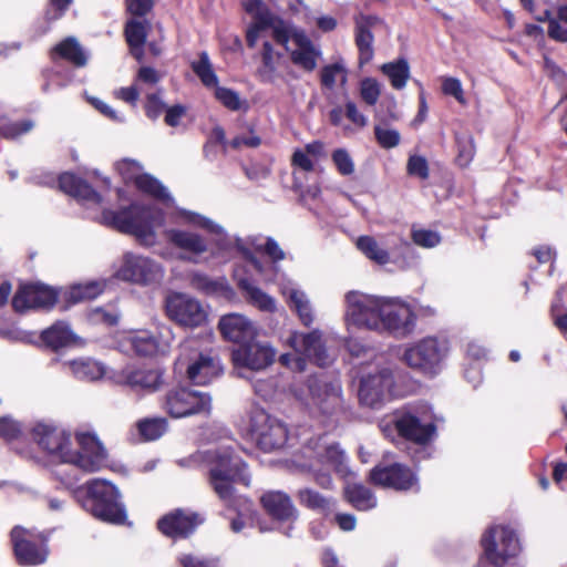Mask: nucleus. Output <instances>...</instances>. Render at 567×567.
I'll return each instance as SVG.
<instances>
[{
	"label": "nucleus",
	"mask_w": 567,
	"mask_h": 567,
	"mask_svg": "<svg viewBox=\"0 0 567 567\" xmlns=\"http://www.w3.org/2000/svg\"><path fill=\"white\" fill-rule=\"evenodd\" d=\"M33 437L48 454L86 473L101 470L106 462V450L93 432L81 430L75 433L76 451L70 447V435L58 427L38 424Z\"/></svg>",
	"instance_id": "nucleus-1"
},
{
	"label": "nucleus",
	"mask_w": 567,
	"mask_h": 567,
	"mask_svg": "<svg viewBox=\"0 0 567 567\" xmlns=\"http://www.w3.org/2000/svg\"><path fill=\"white\" fill-rule=\"evenodd\" d=\"M102 218L106 225L134 236L141 245L146 247H152L157 243L156 230L165 223L162 209L140 204H132L118 212L105 210Z\"/></svg>",
	"instance_id": "nucleus-2"
},
{
	"label": "nucleus",
	"mask_w": 567,
	"mask_h": 567,
	"mask_svg": "<svg viewBox=\"0 0 567 567\" xmlns=\"http://www.w3.org/2000/svg\"><path fill=\"white\" fill-rule=\"evenodd\" d=\"M209 466L208 482L218 497L228 502L234 494V484H249L246 464L230 446H219L204 452Z\"/></svg>",
	"instance_id": "nucleus-3"
},
{
	"label": "nucleus",
	"mask_w": 567,
	"mask_h": 567,
	"mask_svg": "<svg viewBox=\"0 0 567 567\" xmlns=\"http://www.w3.org/2000/svg\"><path fill=\"white\" fill-rule=\"evenodd\" d=\"M302 455L307 462L300 466L313 473L316 482L323 488L331 487L330 470L340 471L343 465L344 454L338 444L326 436L311 439L302 449Z\"/></svg>",
	"instance_id": "nucleus-4"
},
{
	"label": "nucleus",
	"mask_w": 567,
	"mask_h": 567,
	"mask_svg": "<svg viewBox=\"0 0 567 567\" xmlns=\"http://www.w3.org/2000/svg\"><path fill=\"white\" fill-rule=\"evenodd\" d=\"M85 491L83 507L94 517L112 524L124 523L126 512L120 502V492L113 484L95 478L85 484Z\"/></svg>",
	"instance_id": "nucleus-5"
},
{
	"label": "nucleus",
	"mask_w": 567,
	"mask_h": 567,
	"mask_svg": "<svg viewBox=\"0 0 567 567\" xmlns=\"http://www.w3.org/2000/svg\"><path fill=\"white\" fill-rule=\"evenodd\" d=\"M287 344L293 350L279 357V362L292 371L302 372L306 370L307 361H312L319 367H324L331 362L329 354L321 342V336L318 331L309 333L292 332Z\"/></svg>",
	"instance_id": "nucleus-6"
},
{
	"label": "nucleus",
	"mask_w": 567,
	"mask_h": 567,
	"mask_svg": "<svg viewBox=\"0 0 567 567\" xmlns=\"http://www.w3.org/2000/svg\"><path fill=\"white\" fill-rule=\"evenodd\" d=\"M243 6L255 20L246 33L249 48H255L258 39L265 37H272L279 45L287 44L290 38L289 23L272 16L261 0H243Z\"/></svg>",
	"instance_id": "nucleus-7"
},
{
	"label": "nucleus",
	"mask_w": 567,
	"mask_h": 567,
	"mask_svg": "<svg viewBox=\"0 0 567 567\" xmlns=\"http://www.w3.org/2000/svg\"><path fill=\"white\" fill-rule=\"evenodd\" d=\"M307 388L308 393L302 390H293V394L310 411L322 415H332L342 408L341 384L338 381L311 377Z\"/></svg>",
	"instance_id": "nucleus-8"
},
{
	"label": "nucleus",
	"mask_w": 567,
	"mask_h": 567,
	"mask_svg": "<svg viewBox=\"0 0 567 567\" xmlns=\"http://www.w3.org/2000/svg\"><path fill=\"white\" fill-rule=\"evenodd\" d=\"M344 303V321L348 328L379 330L382 297L353 290L346 293Z\"/></svg>",
	"instance_id": "nucleus-9"
},
{
	"label": "nucleus",
	"mask_w": 567,
	"mask_h": 567,
	"mask_svg": "<svg viewBox=\"0 0 567 567\" xmlns=\"http://www.w3.org/2000/svg\"><path fill=\"white\" fill-rule=\"evenodd\" d=\"M482 545L487 560L494 567H503L520 551L518 536L508 526H492L482 537Z\"/></svg>",
	"instance_id": "nucleus-10"
},
{
	"label": "nucleus",
	"mask_w": 567,
	"mask_h": 567,
	"mask_svg": "<svg viewBox=\"0 0 567 567\" xmlns=\"http://www.w3.org/2000/svg\"><path fill=\"white\" fill-rule=\"evenodd\" d=\"M250 431L258 446L272 452L284 447L288 441L286 424L270 416L262 409H254L250 414Z\"/></svg>",
	"instance_id": "nucleus-11"
},
{
	"label": "nucleus",
	"mask_w": 567,
	"mask_h": 567,
	"mask_svg": "<svg viewBox=\"0 0 567 567\" xmlns=\"http://www.w3.org/2000/svg\"><path fill=\"white\" fill-rule=\"evenodd\" d=\"M446 354V347L435 338H424L409 347L403 354V361L414 370L427 375H434L440 370Z\"/></svg>",
	"instance_id": "nucleus-12"
},
{
	"label": "nucleus",
	"mask_w": 567,
	"mask_h": 567,
	"mask_svg": "<svg viewBox=\"0 0 567 567\" xmlns=\"http://www.w3.org/2000/svg\"><path fill=\"white\" fill-rule=\"evenodd\" d=\"M115 276L124 281L138 285H151L159 282L164 277V268L155 260L126 252L123 255L121 265L115 271Z\"/></svg>",
	"instance_id": "nucleus-13"
},
{
	"label": "nucleus",
	"mask_w": 567,
	"mask_h": 567,
	"mask_svg": "<svg viewBox=\"0 0 567 567\" xmlns=\"http://www.w3.org/2000/svg\"><path fill=\"white\" fill-rule=\"evenodd\" d=\"M167 317L178 326L196 328L207 321V310L196 298L182 292L167 296L165 301Z\"/></svg>",
	"instance_id": "nucleus-14"
},
{
	"label": "nucleus",
	"mask_w": 567,
	"mask_h": 567,
	"mask_svg": "<svg viewBox=\"0 0 567 567\" xmlns=\"http://www.w3.org/2000/svg\"><path fill=\"white\" fill-rule=\"evenodd\" d=\"M165 409L173 417L208 414L212 409V399L207 393L181 388L168 392Z\"/></svg>",
	"instance_id": "nucleus-15"
},
{
	"label": "nucleus",
	"mask_w": 567,
	"mask_h": 567,
	"mask_svg": "<svg viewBox=\"0 0 567 567\" xmlns=\"http://www.w3.org/2000/svg\"><path fill=\"white\" fill-rule=\"evenodd\" d=\"M164 237L172 247L178 250V259L182 261L198 264L209 251L208 241L196 231L168 228L164 230Z\"/></svg>",
	"instance_id": "nucleus-16"
},
{
	"label": "nucleus",
	"mask_w": 567,
	"mask_h": 567,
	"mask_svg": "<svg viewBox=\"0 0 567 567\" xmlns=\"http://www.w3.org/2000/svg\"><path fill=\"white\" fill-rule=\"evenodd\" d=\"M415 316L412 309L399 299L383 298L378 331H388L404 337L414 327Z\"/></svg>",
	"instance_id": "nucleus-17"
},
{
	"label": "nucleus",
	"mask_w": 567,
	"mask_h": 567,
	"mask_svg": "<svg viewBox=\"0 0 567 567\" xmlns=\"http://www.w3.org/2000/svg\"><path fill=\"white\" fill-rule=\"evenodd\" d=\"M174 340V334L168 326L161 324L156 333L148 330H137L131 332L126 341L132 350L142 357L166 353Z\"/></svg>",
	"instance_id": "nucleus-18"
},
{
	"label": "nucleus",
	"mask_w": 567,
	"mask_h": 567,
	"mask_svg": "<svg viewBox=\"0 0 567 567\" xmlns=\"http://www.w3.org/2000/svg\"><path fill=\"white\" fill-rule=\"evenodd\" d=\"M11 540L17 559L22 565H40L47 559L44 542L31 529L16 526L11 530Z\"/></svg>",
	"instance_id": "nucleus-19"
},
{
	"label": "nucleus",
	"mask_w": 567,
	"mask_h": 567,
	"mask_svg": "<svg viewBox=\"0 0 567 567\" xmlns=\"http://www.w3.org/2000/svg\"><path fill=\"white\" fill-rule=\"evenodd\" d=\"M393 374L388 368L380 369L361 379L359 400L362 404L377 408L392 395Z\"/></svg>",
	"instance_id": "nucleus-20"
},
{
	"label": "nucleus",
	"mask_w": 567,
	"mask_h": 567,
	"mask_svg": "<svg viewBox=\"0 0 567 567\" xmlns=\"http://www.w3.org/2000/svg\"><path fill=\"white\" fill-rule=\"evenodd\" d=\"M276 350L268 343L250 340L231 353L235 368L261 371L275 361Z\"/></svg>",
	"instance_id": "nucleus-21"
},
{
	"label": "nucleus",
	"mask_w": 567,
	"mask_h": 567,
	"mask_svg": "<svg viewBox=\"0 0 567 567\" xmlns=\"http://www.w3.org/2000/svg\"><path fill=\"white\" fill-rule=\"evenodd\" d=\"M370 480L375 485L395 491L419 489V481L415 474L400 463L375 466L370 472Z\"/></svg>",
	"instance_id": "nucleus-22"
},
{
	"label": "nucleus",
	"mask_w": 567,
	"mask_h": 567,
	"mask_svg": "<svg viewBox=\"0 0 567 567\" xmlns=\"http://www.w3.org/2000/svg\"><path fill=\"white\" fill-rule=\"evenodd\" d=\"M58 299L56 291L43 284H28L19 288L12 299V307L17 312L29 309L51 308Z\"/></svg>",
	"instance_id": "nucleus-23"
},
{
	"label": "nucleus",
	"mask_w": 567,
	"mask_h": 567,
	"mask_svg": "<svg viewBox=\"0 0 567 567\" xmlns=\"http://www.w3.org/2000/svg\"><path fill=\"white\" fill-rule=\"evenodd\" d=\"M282 47L290 53L291 62L295 65L308 72L317 68V61L321 56V51L303 31L293 30L290 27L289 41Z\"/></svg>",
	"instance_id": "nucleus-24"
},
{
	"label": "nucleus",
	"mask_w": 567,
	"mask_h": 567,
	"mask_svg": "<svg viewBox=\"0 0 567 567\" xmlns=\"http://www.w3.org/2000/svg\"><path fill=\"white\" fill-rule=\"evenodd\" d=\"M354 39L359 51L360 65L369 63L373 55V30L383 27L382 20L375 16L359 14L355 17Z\"/></svg>",
	"instance_id": "nucleus-25"
},
{
	"label": "nucleus",
	"mask_w": 567,
	"mask_h": 567,
	"mask_svg": "<svg viewBox=\"0 0 567 567\" xmlns=\"http://www.w3.org/2000/svg\"><path fill=\"white\" fill-rule=\"evenodd\" d=\"M178 215L181 217L182 224L203 229L210 235L217 236V238L214 240L215 250L212 252L213 256H220L228 249L229 243L223 226L213 219L192 210L182 209L178 212Z\"/></svg>",
	"instance_id": "nucleus-26"
},
{
	"label": "nucleus",
	"mask_w": 567,
	"mask_h": 567,
	"mask_svg": "<svg viewBox=\"0 0 567 567\" xmlns=\"http://www.w3.org/2000/svg\"><path fill=\"white\" fill-rule=\"evenodd\" d=\"M202 522L198 514L177 509L162 517L157 526L164 535L176 538L188 536Z\"/></svg>",
	"instance_id": "nucleus-27"
},
{
	"label": "nucleus",
	"mask_w": 567,
	"mask_h": 567,
	"mask_svg": "<svg viewBox=\"0 0 567 567\" xmlns=\"http://www.w3.org/2000/svg\"><path fill=\"white\" fill-rule=\"evenodd\" d=\"M218 327L225 339L236 343L244 344L254 340L257 334L254 323L239 313L221 317Z\"/></svg>",
	"instance_id": "nucleus-28"
},
{
	"label": "nucleus",
	"mask_w": 567,
	"mask_h": 567,
	"mask_svg": "<svg viewBox=\"0 0 567 567\" xmlns=\"http://www.w3.org/2000/svg\"><path fill=\"white\" fill-rule=\"evenodd\" d=\"M117 169L126 178H134L136 187L142 192L164 202L171 199L167 189L153 176L148 174H140L135 176L133 174L135 171L140 169L137 162L125 159L117 164Z\"/></svg>",
	"instance_id": "nucleus-29"
},
{
	"label": "nucleus",
	"mask_w": 567,
	"mask_h": 567,
	"mask_svg": "<svg viewBox=\"0 0 567 567\" xmlns=\"http://www.w3.org/2000/svg\"><path fill=\"white\" fill-rule=\"evenodd\" d=\"M220 372L219 360L212 352L198 353L187 367V377L195 384H206Z\"/></svg>",
	"instance_id": "nucleus-30"
},
{
	"label": "nucleus",
	"mask_w": 567,
	"mask_h": 567,
	"mask_svg": "<svg viewBox=\"0 0 567 567\" xmlns=\"http://www.w3.org/2000/svg\"><path fill=\"white\" fill-rule=\"evenodd\" d=\"M399 434L408 440L416 443L427 442L434 433V425L431 423L423 424L411 413H403L393 420Z\"/></svg>",
	"instance_id": "nucleus-31"
},
{
	"label": "nucleus",
	"mask_w": 567,
	"mask_h": 567,
	"mask_svg": "<svg viewBox=\"0 0 567 567\" xmlns=\"http://www.w3.org/2000/svg\"><path fill=\"white\" fill-rule=\"evenodd\" d=\"M120 383L133 390L155 391L162 384V373L158 370L125 369L118 375Z\"/></svg>",
	"instance_id": "nucleus-32"
},
{
	"label": "nucleus",
	"mask_w": 567,
	"mask_h": 567,
	"mask_svg": "<svg viewBox=\"0 0 567 567\" xmlns=\"http://www.w3.org/2000/svg\"><path fill=\"white\" fill-rule=\"evenodd\" d=\"M272 37L259 38L258 41H262V48L260 52L261 65L258 68V76L265 83L274 84L280 76L279 62L282 54L275 50L270 42Z\"/></svg>",
	"instance_id": "nucleus-33"
},
{
	"label": "nucleus",
	"mask_w": 567,
	"mask_h": 567,
	"mask_svg": "<svg viewBox=\"0 0 567 567\" xmlns=\"http://www.w3.org/2000/svg\"><path fill=\"white\" fill-rule=\"evenodd\" d=\"M261 503L267 513L278 520H293L298 512L290 497L282 492H268L261 496Z\"/></svg>",
	"instance_id": "nucleus-34"
},
{
	"label": "nucleus",
	"mask_w": 567,
	"mask_h": 567,
	"mask_svg": "<svg viewBox=\"0 0 567 567\" xmlns=\"http://www.w3.org/2000/svg\"><path fill=\"white\" fill-rule=\"evenodd\" d=\"M281 292L287 298L290 308L297 312L300 321L305 326H310L315 316L305 291L300 290L293 282H287L281 286Z\"/></svg>",
	"instance_id": "nucleus-35"
},
{
	"label": "nucleus",
	"mask_w": 567,
	"mask_h": 567,
	"mask_svg": "<svg viewBox=\"0 0 567 567\" xmlns=\"http://www.w3.org/2000/svg\"><path fill=\"white\" fill-rule=\"evenodd\" d=\"M43 342L52 348L59 350L64 347L83 344L80 338H78L64 322H56L49 329L42 332Z\"/></svg>",
	"instance_id": "nucleus-36"
},
{
	"label": "nucleus",
	"mask_w": 567,
	"mask_h": 567,
	"mask_svg": "<svg viewBox=\"0 0 567 567\" xmlns=\"http://www.w3.org/2000/svg\"><path fill=\"white\" fill-rule=\"evenodd\" d=\"M59 185L64 193L73 197L92 200L95 203L101 202L100 194L96 193L86 182L78 178L73 174H62L59 178Z\"/></svg>",
	"instance_id": "nucleus-37"
},
{
	"label": "nucleus",
	"mask_w": 567,
	"mask_h": 567,
	"mask_svg": "<svg viewBox=\"0 0 567 567\" xmlns=\"http://www.w3.org/2000/svg\"><path fill=\"white\" fill-rule=\"evenodd\" d=\"M64 365L76 379L83 381H96L105 374V367L90 358L69 361Z\"/></svg>",
	"instance_id": "nucleus-38"
},
{
	"label": "nucleus",
	"mask_w": 567,
	"mask_h": 567,
	"mask_svg": "<svg viewBox=\"0 0 567 567\" xmlns=\"http://www.w3.org/2000/svg\"><path fill=\"white\" fill-rule=\"evenodd\" d=\"M355 246L369 260L378 265L391 262V255L388 248L372 236H360L355 241Z\"/></svg>",
	"instance_id": "nucleus-39"
},
{
	"label": "nucleus",
	"mask_w": 567,
	"mask_h": 567,
	"mask_svg": "<svg viewBox=\"0 0 567 567\" xmlns=\"http://www.w3.org/2000/svg\"><path fill=\"white\" fill-rule=\"evenodd\" d=\"M238 286L245 292L248 301L259 310L267 312H274L276 310L275 299L250 282L247 278H239Z\"/></svg>",
	"instance_id": "nucleus-40"
},
{
	"label": "nucleus",
	"mask_w": 567,
	"mask_h": 567,
	"mask_svg": "<svg viewBox=\"0 0 567 567\" xmlns=\"http://www.w3.org/2000/svg\"><path fill=\"white\" fill-rule=\"evenodd\" d=\"M146 24L143 21L130 20L125 25V38L128 43L132 55L141 61L143 58V47L146 41Z\"/></svg>",
	"instance_id": "nucleus-41"
},
{
	"label": "nucleus",
	"mask_w": 567,
	"mask_h": 567,
	"mask_svg": "<svg viewBox=\"0 0 567 567\" xmlns=\"http://www.w3.org/2000/svg\"><path fill=\"white\" fill-rule=\"evenodd\" d=\"M51 56L53 60H55L56 56L63 58L76 66H83L86 63V56L82 48L76 39L72 37L56 44L51 51Z\"/></svg>",
	"instance_id": "nucleus-42"
},
{
	"label": "nucleus",
	"mask_w": 567,
	"mask_h": 567,
	"mask_svg": "<svg viewBox=\"0 0 567 567\" xmlns=\"http://www.w3.org/2000/svg\"><path fill=\"white\" fill-rule=\"evenodd\" d=\"M344 494L349 503L359 511H368L377 506V498L369 488L361 484L348 483Z\"/></svg>",
	"instance_id": "nucleus-43"
},
{
	"label": "nucleus",
	"mask_w": 567,
	"mask_h": 567,
	"mask_svg": "<svg viewBox=\"0 0 567 567\" xmlns=\"http://www.w3.org/2000/svg\"><path fill=\"white\" fill-rule=\"evenodd\" d=\"M348 81V70L342 60L324 65L320 71L321 85L333 90L337 85L344 86Z\"/></svg>",
	"instance_id": "nucleus-44"
},
{
	"label": "nucleus",
	"mask_w": 567,
	"mask_h": 567,
	"mask_svg": "<svg viewBox=\"0 0 567 567\" xmlns=\"http://www.w3.org/2000/svg\"><path fill=\"white\" fill-rule=\"evenodd\" d=\"M381 71L389 78L392 87L395 90H402L410 78V66L404 59L384 63Z\"/></svg>",
	"instance_id": "nucleus-45"
},
{
	"label": "nucleus",
	"mask_w": 567,
	"mask_h": 567,
	"mask_svg": "<svg viewBox=\"0 0 567 567\" xmlns=\"http://www.w3.org/2000/svg\"><path fill=\"white\" fill-rule=\"evenodd\" d=\"M104 281H87L83 284H76L69 290V300L72 302H81L91 300L101 295L104 290Z\"/></svg>",
	"instance_id": "nucleus-46"
},
{
	"label": "nucleus",
	"mask_w": 567,
	"mask_h": 567,
	"mask_svg": "<svg viewBox=\"0 0 567 567\" xmlns=\"http://www.w3.org/2000/svg\"><path fill=\"white\" fill-rule=\"evenodd\" d=\"M192 70L207 87L218 85V78L213 69L207 52H200L197 61L192 62Z\"/></svg>",
	"instance_id": "nucleus-47"
},
{
	"label": "nucleus",
	"mask_w": 567,
	"mask_h": 567,
	"mask_svg": "<svg viewBox=\"0 0 567 567\" xmlns=\"http://www.w3.org/2000/svg\"><path fill=\"white\" fill-rule=\"evenodd\" d=\"M137 429L145 441H154L165 433L167 422L165 419H145L137 423Z\"/></svg>",
	"instance_id": "nucleus-48"
},
{
	"label": "nucleus",
	"mask_w": 567,
	"mask_h": 567,
	"mask_svg": "<svg viewBox=\"0 0 567 567\" xmlns=\"http://www.w3.org/2000/svg\"><path fill=\"white\" fill-rule=\"evenodd\" d=\"M298 499L300 504L311 509L320 511L322 513H327L331 509L330 499L310 488L300 489L298 493Z\"/></svg>",
	"instance_id": "nucleus-49"
},
{
	"label": "nucleus",
	"mask_w": 567,
	"mask_h": 567,
	"mask_svg": "<svg viewBox=\"0 0 567 567\" xmlns=\"http://www.w3.org/2000/svg\"><path fill=\"white\" fill-rule=\"evenodd\" d=\"M331 159L340 175L350 176L354 173V161L346 148L334 150Z\"/></svg>",
	"instance_id": "nucleus-50"
},
{
	"label": "nucleus",
	"mask_w": 567,
	"mask_h": 567,
	"mask_svg": "<svg viewBox=\"0 0 567 567\" xmlns=\"http://www.w3.org/2000/svg\"><path fill=\"white\" fill-rule=\"evenodd\" d=\"M411 237L415 245L423 248H434L441 243L442 239L437 231L415 227H413L411 230Z\"/></svg>",
	"instance_id": "nucleus-51"
},
{
	"label": "nucleus",
	"mask_w": 567,
	"mask_h": 567,
	"mask_svg": "<svg viewBox=\"0 0 567 567\" xmlns=\"http://www.w3.org/2000/svg\"><path fill=\"white\" fill-rule=\"evenodd\" d=\"M381 95V84L373 78L360 82V96L368 105H374Z\"/></svg>",
	"instance_id": "nucleus-52"
},
{
	"label": "nucleus",
	"mask_w": 567,
	"mask_h": 567,
	"mask_svg": "<svg viewBox=\"0 0 567 567\" xmlns=\"http://www.w3.org/2000/svg\"><path fill=\"white\" fill-rule=\"evenodd\" d=\"M33 126L34 124L30 120H25L22 122L0 123V137L16 138L22 134L30 132L33 128Z\"/></svg>",
	"instance_id": "nucleus-53"
},
{
	"label": "nucleus",
	"mask_w": 567,
	"mask_h": 567,
	"mask_svg": "<svg viewBox=\"0 0 567 567\" xmlns=\"http://www.w3.org/2000/svg\"><path fill=\"white\" fill-rule=\"evenodd\" d=\"M374 135L379 145L383 148H393L399 145L401 140L396 130L386 128L379 124L374 126Z\"/></svg>",
	"instance_id": "nucleus-54"
},
{
	"label": "nucleus",
	"mask_w": 567,
	"mask_h": 567,
	"mask_svg": "<svg viewBox=\"0 0 567 567\" xmlns=\"http://www.w3.org/2000/svg\"><path fill=\"white\" fill-rule=\"evenodd\" d=\"M442 92L445 95L453 96L461 104L466 103L462 83L456 78H453V76L442 78Z\"/></svg>",
	"instance_id": "nucleus-55"
},
{
	"label": "nucleus",
	"mask_w": 567,
	"mask_h": 567,
	"mask_svg": "<svg viewBox=\"0 0 567 567\" xmlns=\"http://www.w3.org/2000/svg\"><path fill=\"white\" fill-rule=\"evenodd\" d=\"M215 96L224 106L231 111H237L241 106L239 95L233 90L217 85L215 86Z\"/></svg>",
	"instance_id": "nucleus-56"
},
{
	"label": "nucleus",
	"mask_w": 567,
	"mask_h": 567,
	"mask_svg": "<svg viewBox=\"0 0 567 567\" xmlns=\"http://www.w3.org/2000/svg\"><path fill=\"white\" fill-rule=\"evenodd\" d=\"M182 567H218V559L193 554H183L178 557Z\"/></svg>",
	"instance_id": "nucleus-57"
},
{
	"label": "nucleus",
	"mask_w": 567,
	"mask_h": 567,
	"mask_svg": "<svg viewBox=\"0 0 567 567\" xmlns=\"http://www.w3.org/2000/svg\"><path fill=\"white\" fill-rule=\"evenodd\" d=\"M408 173L412 176H416L421 179L429 177V166L424 157L419 155L410 156L408 161Z\"/></svg>",
	"instance_id": "nucleus-58"
},
{
	"label": "nucleus",
	"mask_w": 567,
	"mask_h": 567,
	"mask_svg": "<svg viewBox=\"0 0 567 567\" xmlns=\"http://www.w3.org/2000/svg\"><path fill=\"white\" fill-rule=\"evenodd\" d=\"M21 432V425L10 416L0 417V437L13 440Z\"/></svg>",
	"instance_id": "nucleus-59"
},
{
	"label": "nucleus",
	"mask_w": 567,
	"mask_h": 567,
	"mask_svg": "<svg viewBox=\"0 0 567 567\" xmlns=\"http://www.w3.org/2000/svg\"><path fill=\"white\" fill-rule=\"evenodd\" d=\"M145 111L150 118L156 120L164 111H166V105L158 94H148Z\"/></svg>",
	"instance_id": "nucleus-60"
},
{
	"label": "nucleus",
	"mask_w": 567,
	"mask_h": 567,
	"mask_svg": "<svg viewBox=\"0 0 567 567\" xmlns=\"http://www.w3.org/2000/svg\"><path fill=\"white\" fill-rule=\"evenodd\" d=\"M89 102L99 112H101L104 116L109 117L110 120H112L114 122H118V123H122L125 121L124 115L117 113L115 110H113L110 105H107L105 102L101 101L100 99L89 97Z\"/></svg>",
	"instance_id": "nucleus-61"
},
{
	"label": "nucleus",
	"mask_w": 567,
	"mask_h": 567,
	"mask_svg": "<svg viewBox=\"0 0 567 567\" xmlns=\"http://www.w3.org/2000/svg\"><path fill=\"white\" fill-rule=\"evenodd\" d=\"M458 156L457 161L461 166L467 165L474 156V145L472 138L464 141L458 140Z\"/></svg>",
	"instance_id": "nucleus-62"
},
{
	"label": "nucleus",
	"mask_w": 567,
	"mask_h": 567,
	"mask_svg": "<svg viewBox=\"0 0 567 567\" xmlns=\"http://www.w3.org/2000/svg\"><path fill=\"white\" fill-rule=\"evenodd\" d=\"M559 21V19H549L547 33L555 41L567 42V28L563 27Z\"/></svg>",
	"instance_id": "nucleus-63"
},
{
	"label": "nucleus",
	"mask_w": 567,
	"mask_h": 567,
	"mask_svg": "<svg viewBox=\"0 0 567 567\" xmlns=\"http://www.w3.org/2000/svg\"><path fill=\"white\" fill-rule=\"evenodd\" d=\"M254 390L264 399L271 398L276 391V381L274 379L256 380L254 382Z\"/></svg>",
	"instance_id": "nucleus-64"
}]
</instances>
